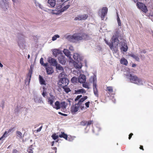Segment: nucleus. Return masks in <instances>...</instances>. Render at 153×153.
<instances>
[{
    "label": "nucleus",
    "mask_w": 153,
    "mask_h": 153,
    "mask_svg": "<svg viewBox=\"0 0 153 153\" xmlns=\"http://www.w3.org/2000/svg\"><path fill=\"white\" fill-rule=\"evenodd\" d=\"M66 38L71 42L75 43L79 41L88 40L89 36L85 33H75L72 35L67 36Z\"/></svg>",
    "instance_id": "nucleus-1"
},
{
    "label": "nucleus",
    "mask_w": 153,
    "mask_h": 153,
    "mask_svg": "<svg viewBox=\"0 0 153 153\" xmlns=\"http://www.w3.org/2000/svg\"><path fill=\"white\" fill-rule=\"evenodd\" d=\"M130 82L137 85H142V80L136 76H133L130 74L129 78Z\"/></svg>",
    "instance_id": "nucleus-2"
},
{
    "label": "nucleus",
    "mask_w": 153,
    "mask_h": 153,
    "mask_svg": "<svg viewBox=\"0 0 153 153\" xmlns=\"http://www.w3.org/2000/svg\"><path fill=\"white\" fill-rule=\"evenodd\" d=\"M136 5L139 9L145 13H146L148 11L146 6L142 2H137Z\"/></svg>",
    "instance_id": "nucleus-3"
},
{
    "label": "nucleus",
    "mask_w": 153,
    "mask_h": 153,
    "mask_svg": "<svg viewBox=\"0 0 153 153\" xmlns=\"http://www.w3.org/2000/svg\"><path fill=\"white\" fill-rule=\"evenodd\" d=\"M96 78L95 76H93L92 78L93 83V88L94 94L96 96L98 97V91L97 88V85L96 83Z\"/></svg>",
    "instance_id": "nucleus-4"
},
{
    "label": "nucleus",
    "mask_w": 153,
    "mask_h": 153,
    "mask_svg": "<svg viewBox=\"0 0 153 153\" xmlns=\"http://www.w3.org/2000/svg\"><path fill=\"white\" fill-rule=\"evenodd\" d=\"M69 80L68 79L66 78H61L59 81V83H61L62 84H60V85L63 86H67L68 84Z\"/></svg>",
    "instance_id": "nucleus-5"
},
{
    "label": "nucleus",
    "mask_w": 153,
    "mask_h": 153,
    "mask_svg": "<svg viewBox=\"0 0 153 153\" xmlns=\"http://www.w3.org/2000/svg\"><path fill=\"white\" fill-rule=\"evenodd\" d=\"M49 97L48 98V104L52 106H53V102L54 101L55 97L51 93L49 94Z\"/></svg>",
    "instance_id": "nucleus-6"
},
{
    "label": "nucleus",
    "mask_w": 153,
    "mask_h": 153,
    "mask_svg": "<svg viewBox=\"0 0 153 153\" xmlns=\"http://www.w3.org/2000/svg\"><path fill=\"white\" fill-rule=\"evenodd\" d=\"M80 106L77 103L75 105H72L71 110V113L74 114L77 111Z\"/></svg>",
    "instance_id": "nucleus-7"
},
{
    "label": "nucleus",
    "mask_w": 153,
    "mask_h": 153,
    "mask_svg": "<svg viewBox=\"0 0 153 153\" xmlns=\"http://www.w3.org/2000/svg\"><path fill=\"white\" fill-rule=\"evenodd\" d=\"M121 44V51L124 52H126L128 50V47L126 41L123 40V42H122Z\"/></svg>",
    "instance_id": "nucleus-8"
},
{
    "label": "nucleus",
    "mask_w": 153,
    "mask_h": 153,
    "mask_svg": "<svg viewBox=\"0 0 153 153\" xmlns=\"http://www.w3.org/2000/svg\"><path fill=\"white\" fill-rule=\"evenodd\" d=\"M108 11V9L106 7H104L102 8L101 10V18L103 19L105 17L107 14Z\"/></svg>",
    "instance_id": "nucleus-9"
},
{
    "label": "nucleus",
    "mask_w": 153,
    "mask_h": 153,
    "mask_svg": "<svg viewBox=\"0 0 153 153\" xmlns=\"http://www.w3.org/2000/svg\"><path fill=\"white\" fill-rule=\"evenodd\" d=\"M58 59L60 63L62 65L65 64L66 62V59L62 54L59 55Z\"/></svg>",
    "instance_id": "nucleus-10"
},
{
    "label": "nucleus",
    "mask_w": 153,
    "mask_h": 153,
    "mask_svg": "<svg viewBox=\"0 0 153 153\" xmlns=\"http://www.w3.org/2000/svg\"><path fill=\"white\" fill-rule=\"evenodd\" d=\"M70 6L69 5H68L66 6H64L62 10V11H60V10H58L57 12V10H54L53 11V14H59L61 12H63L64 10H66V9H67Z\"/></svg>",
    "instance_id": "nucleus-11"
},
{
    "label": "nucleus",
    "mask_w": 153,
    "mask_h": 153,
    "mask_svg": "<svg viewBox=\"0 0 153 153\" xmlns=\"http://www.w3.org/2000/svg\"><path fill=\"white\" fill-rule=\"evenodd\" d=\"M14 128H11L10 129H9L7 131H6L4 133L3 135L0 138V140H3V139L5 137H7L8 135V133L10 132Z\"/></svg>",
    "instance_id": "nucleus-12"
},
{
    "label": "nucleus",
    "mask_w": 153,
    "mask_h": 153,
    "mask_svg": "<svg viewBox=\"0 0 153 153\" xmlns=\"http://www.w3.org/2000/svg\"><path fill=\"white\" fill-rule=\"evenodd\" d=\"M86 80V76L84 74H81L79 78V82L81 83H83L85 82Z\"/></svg>",
    "instance_id": "nucleus-13"
},
{
    "label": "nucleus",
    "mask_w": 153,
    "mask_h": 153,
    "mask_svg": "<svg viewBox=\"0 0 153 153\" xmlns=\"http://www.w3.org/2000/svg\"><path fill=\"white\" fill-rule=\"evenodd\" d=\"M48 61L49 63H51L52 65L53 66H56L57 65V62L56 60L51 57H50L49 58Z\"/></svg>",
    "instance_id": "nucleus-14"
},
{
    "label": "nucleus",
    "mask_w": 153,
    "mask_h": 153,
    "mask_svg": "<svg viewBox=\"0 0 153 153\" xmlns=\"http://www.w3.org/2000/svg\"><path fill=\"white\" fill-rule=\"evenodd\" d=\"M53 54L56 57L58 55L62 54L61 51L59 49H54L53 51Z\"/></svg>",
    "instance_id": "nucleus-15"
},
{
    "label": "nucleus",
    "mask_w": 153,
    "mask_h": 153,
    "mask_svg": "<svg viewBox=\"0 0 153 153\" xmlns=\"http://www.w3.org/2000/svg\"><path fill=\"white\" fill-rule=\"evenodd\" d=\"M52 106L56 110L59 109L61 108V105L58 101H56L54 105H53V106Z\"/></svg>",
    "instance_id": "nucleus-16"
},
{
    "label": "nucleus",
    "mask_w": 153,
    "mask_h": 153,
    "mask_svg": "<svg viewBox=\"0 0 153 153\" xmlns=\"http://www.w3.org/2000/svg\"><path fill=\"white\" fill-rule=\"evenodd\" d=\"M88 97L87 96H84L82 98L80 99L77 103L80 106H81L82 104V103Z\"/></svg>",
    "instance_id": "nucleus-17"
},
{
    "label": "nucleus",
    "mask_w": 153,
    "mask_h": 153,
    "mask_svg": "<svg viewBox=\"0 0 153 153\" xmlns=\"http://www.w3.org/2000/svg\"><path fill=\"white\" fill-rule=\"evenodd\" d=\"M34 100L36 103H41L42 102H43L42 100V98L41 97L35 96L34 97Z\"/></svg>",
    "instance_id": "nucleus-18"
},
{
    "label": "nucleus",
    "mask_w": 153,
    "mask_h": 153,
    "mask_svg": "<svg viewBox=\"0 0 153 153\" xmlns=\"http://www.w3.org/2000/svg\"><path fill=\"white\" fill-rule=\"evenodd\" d=\"M129 56L134 59L136 61L139 62L140 60V59L138 55L137 54H131Z\"/></svg>",
    "instance_id": "nucleus-19"
},
{
    "label": "nucleus",
    "mask_w": 153,
    "mask_h": 153,
    "mask_svg": "<svg viewBox=\"0 0 153 153\" xmlns=\"http://www.w3.org/2000/svg\"><path fill=\"white\" fill-rule=\"evenodd\" d=\"M59 136L60 138H63L65 140H68V136L64 132H61V134L59 135Z\"/></svg>",
    "instance_id": "nucleus-20"
},
{
    "label": "nucleus",
    "mask_w": 153,
    "mask_h": 153,
    "mask_svg": "<svg viewBox=\"0 0 153 153\" xmlns=\"http://www.w3.org/2000/svg\"><path fill=\"white\" fill-rule=\"evenodd\" d=\"M115 45V47L114 46L113 44L112 45L110 46V49L114 51V53H116L118 50V46H117L115 45Z\"/></svg>",
    "instance_id": "nucleus-21"
},
{
    "label": "nucleus",
    "mask_w": 153,
    "mask_h": 153,
    "mask_svg": "<svg viewBox=\"0 0 153 153\" xmlns=\"http://www.w3.org/2000/svg\"><path fill=\"white\" fill-rule=\"evenodd\" d=\"M46 69L47 74H51L53 72V68L51 67H48Z\"/></svg>",
    "instance_id": "nucleus-22"
},
{
    "label": "nucleus",
    "mask_w": 153,
    "mask_h": 153,
    "mask_svg": "<svg viewBox=\"0 0 153 153\" xmlns=\"http://www.w3.org/2000/svg\"><path fill=\"white\" fill-rule=\"evenodd\" d=\"M48 2L50 6L52 7H54L56 4V1L55 0H48Z\"/></svg>",
    "instance_id": "nucleus-23"
},
{
    "label": "nucleus",
    "mask_w": 153,
    "mask_h": 153,
    "mask_svg": "<svg viewBox=\"0 0 153 153\" xmlns=\"http://www.w3.org/2000/svg\"><path fill=\"white\" fill-rule=\"evenodd\" d=\"M120 63L121 64L127 65L128 63L127 60L125 58H122L120 60Z\"/></svg>",
    "instance_id": "nucleus-24"
},
{
    "label": "nucleus",
    "mask_w": 153,
    "mask_h": 153,
    "mask_svg": "<svg viewBox=\"0 0 153 153\" xmlns=\"http://www.w3.org/2000/svg\"><path fill=\"white\" fill-rule=\"evenodd\" d=\"M75 91L76 94H78L80 93L85 94L86 92V91L84 89H77L75 90Z\"/></svg>",
    "instance_id": "nucleus-25"
},
{
    "label": "nucleus",
    "mask_w": 153,
    "mask_h": 153,
    "mask_svg": "<svg viewBox=\"0 0 153 153\" xmlns=\"http://www.w3.org/2000/svg\"><path fill=\"white\" fill-rule=\"evenodd\" d=\"M119 40L117 37H114L113 39V42L114 45H115L117 46H118L119 44Z\"/></svg>",
    "instance_id": "nucleus-26"
},
{
    "label": "nucleus",
    "mask_w": 153,
    "mask_h": 153,
    "mask_svg": "<svg viewBox=\"0 0 153 153\" xmlns=\"http://www.w3.org/2000/svg\"><path fill=\"white\" fill-rule=\"evenodd\" d=\"M40 83L41 85H45V81L41 75H39Z\"/></svg>",
    "instance_id": "nucleus-27"
},
{
    "label": "nucleus",
    "mask_w": 153,
    "mask_h": 153,
    "mask_svg": "<svg viewBox=\"0 0 153 153\" xmlns=\"http://www.w3.org/2000/svg\"><path fill=\"white\" fill-rule=\"evenodd\" d=\"M33 146L31 145L27 148V151L28 153H33V149H34V148H33Z\"/></svg>",
    "instance_id": "nucleus-28"
},
{
    "label": "nucleus",
    "mask_w": 153,
    "mask_h": 153,
    "mask_svg": "<svg viewBox=\"0 0 153 153\" xmlns=\"http://www.w3.org/2000/svg\"><path fill=\"white\" fill-rule=\"evenodd\" d=\"M106 90L107 91L108 93H111L113 92V87L111 86L107 87Z\"/></svg>",
    "instance_id": "nucleus-29"
},
{
    "label": "nucleus",
    "mask_w": 153,
    "mask_h": 153,
    "mask_svg": "<svg viewBox=\"0 0 153 153\" xmlns=\"http://www.w3.org/2000/svg\"><path fill=\"white\" fill-rule=\"evenodd\" d=\"M80 16L81 17V20H82L86 19L88 17V15L87 14H85L80 15Z\"/></svg>",
    "instance_id": "nucleus-30"
},
{
    "label": "nucleus",
    "mask_w": 153,
    "mask_h": 153,
    "mask_svg": "<svg viewBox=\"0 0 153 153\" xmlns=\"http://www.w3.org/2000/svg\"><path fill=\"white\" fill-rule=\"evenodd\" d=\"M74 66L76 68L80 69L81 68L82 65L81 63L78 62L75 64Z\"/></svg>",
    "instance_id": "nucleus-31"
},
{
    "label": "nucleus",
    "mask_w": 153,
    "mask_h": 153,
    "mask_svg": "<svg viewBox=\"0 0 153 153\" xmlns=\"http://www.w3.org/2000/svg\"><path fill=\"white\" fill-rule=\"evenodd\" d=\"M79 54L75 53H74L73 55V58L75 60L78 61V59L79 58Z\"/></svg>",
    "instance_id": "nucleus-32"
},
{
    "label": "nucleus",
    "mask_w": 153,
    "mask_h": 153,
    "mask_svg": "<svg viewBox=\"0 0 153 153\" xmlns=\"http://www.w3.org/2000/svg\"><path fill=\"white\" fill-rule=\"evenodd\" d=\"M66 86H64L62 87V88L63 89H64V91L67 93H68L69 92H70L71 91V90L70 88H69L66 87Z\"/></svg>",
    "instance_id": "nucleus-33"
},
{
    "label": "nucleus",
    "mask_w": 153,
    "mask_h": 153,
    "mask_svg": "<svg viewBox=\"0 0 153 153\" xmlns=\"http://www.w3.org/2000/svg\"><path fill=\"white\" fill-rule=\"evenodd\" d=\"M32 74V71H30L29 73L28 74V76H27V79L28 81L29 82H30L31 76V74Z\"/></svg>",
    "instance_id": "nucleus-34"
},
{
    "label": "nucleus",
    "mask_w": 153,
    "mask_h": 153,
    "mask_svg": "<svg viewBox=\"0 0 153 153\" xmlns=\"http://www.w3.org/2000/svg\"><path fill=\"white\" fill-rule=\"evenodd\" d=\"M60 104L61 107L63 109L66 108V105L65 102H62Z\"/></svg>",
    "instance_id": "nucleus-35"
},
{
    "label": "nucleus",
    "mask_w": 153,
    "mask_h": 153,
    "mask_svg": "<svg viewBox=\"0 0 153 153\" xmlns=\"http://www.w3.org/2000/svg\"><path fill=\"white\" fill-rule=\"evenodd\" d=\"M64 54L67 56H68L70 55V52L67 49H64L63 51Z\"/></svg>",
    "instance_id": "nucleus-36"
},
{
    "label": "nucleus",
    "mask_w": 153,
    "mask_h": 153,
    "mask_svg": "<svg viewBox=\"0 0 153 153\" xmlns=\"http://www.w3.org/2000/svg\"><path fill=\"white\" fill-rule=\"evenodd\" d=\"M59 136L56 135V133L53 134L51 136L52 137L54 140H56L58 138Z\"/></svg>",
    "instance_id": "nucleus-37"
},
{
    "label": "nucleus",
    "mask_w": 153,
    "mask_h": 153,
    "mask_svg": "<svg viewBox=\"0 0 153 153\" xmlns=\"http://www.w3.org/2000/svg\"><path fill=\"white\" fill-rule=\"evenodd\" d=\"M56 68L59 70L61 71H63V68L59 65H56Z\"/></svg>",
    "instance_id": "nucleus-38"
},
{
    "label": "nucleus",
    "mask_w": 153,
    "mask_h": 153,
    "mask_svg": "<svg viewBox=\"0 0 153 153\" xmlns=\"http://www.w3.org/2000/svg\"><path fill=\"white\" fill-rule=\"evenodd\" d=\"M82 86L84 88H87L88 89L89 88L88 84L86 82H85L82 83Z\"/></svg>",
    "instance_id": "nucleus-39"
},
{
    "label": "nucleus",
    "mask_w": 153,
    "mask_h": 153,
    "mask_svg": "<svg viewBox=\"0 0 153 153\" xmlns=\"http://www.w3.org/2000/svg\"><path fill=\"white\" fill-rule=\"evenodd\" d=\"M40 62L42 65L44 66H46L47 65V64H44L43 59L42 58L40 59Z\"/></svg>",
    "instance_id": "nucleus-40"
},
{
    "label": "nucleus",
    "mask_w": 153,
    "mask_h": 153,
    "mask_svg": "<svg viewBox=\"0 0 153 153\" xmlns=\"http://www.w3.org/2000/svg\"><path fill=\"white\" fill-rule=\"evenodd\" d=\"M59 37L58 35H55L52 38V40L53 41L55 40L56 39Z\"/></svg>",
    "instance_id": "nucleus-41"
},
{
    "label": "nucleus",
    "mask_w": 153,
    "mask_h": 153,
    "mask_svg": "<svg viewBox=\"0 0 153 153\" xmlns=\"http://www.w3.org/2000/svg\"><path fill=\"white\" fill-rule=\"evenodd\" d=\"M117 21L118 25L120 26H121V21L118 14L117 15Z\"/></svg>",
    "instance_id": "nucleus-42"
},
{
    "label": "nucleus",
    "mask_w": 153,
    "mask_h": 153,
    "mask_svg": "<svg viewBox=\"0 0 153 153\" xmlns=\"http://www.w3.org/2000/svg\"><path fill=\"white\" fill-rule=\"evenodd\" d=\"M87 121L84 120L80 122V125L82 126H85L87 125Z\"/></svg>",
    "instance_id": "nucleus-43"
},
{
    "label": "nucleus",
    "mask_w": 153,
    "mask_h": 153,
    "mask_svg": "<svg viewBox=\"0 0 153 153\" xmlns=\"http://www.w3.org/2000/svg\"><path fill=\"white\" fill-rule=\"evenodd\" d=\"M71 81L73 83H76L77 81V79L76 78L74 77L71 79Z\"/></svg>",
    "instance_id": "nucleus-44"
},
{
    "label": "nucleus",
    "mask_w": 153,
    "mask_h": 153,
    "mask_svg": "<svg viewBox=\"0 0 153 153\" xmlns=\"http://www.w3.org/2000/svg\"><path fill=\"white\" fill-rule=\"evenodd\" d=\"M93 124V120H88V121H87V126H89L90 125H91V124Z\"/></svg>",
    "instance_id": "nucleus-45"
},
{
    "label": "nucleus",
    "mask_w": 153,
    "mask_h": 153,
    "mask_svg": "<svg viewBox=\"0 0 153 153\" xmlns=\"http://www.w3.org/2000/svg\"><path fill=\"white\" fill-rule=\"evenodd\" d=\"M17 136L20 138L22 137V133L20 131H17Z\"/></svg>",
    "instance_id": "nucleus-46"
},
{
    "label": "nucleus",
    "mask_w": 153,
    "mask_h": 153,
    "mask_svg": "<svg viewBox=\"0 0 153 153\" xmlns=\"http://www.w3.org/2000/svg\"><path fill=\"white\" fill-rule=\"evenodd\" d=\"M74 20L75 21L76 20H81V17L80 16V15H78L76 17Z\"/></svg>",
    "instance_id": "nucleus-47"
},
{
    "label": "nucleus",
    "mask_w": 153,
    "mask_h": 153,
    "mask_svg": "<svg viewBox=\"0 0 153 153\" xmlns=\"http://www.w3.org/2000/svg\"><path fill=\"white\" fill-rule=\"evenodd\" d=\"M105 43L108 45L109 46V47H110V46H111L112 44H113V43H110L108 42V41L106 39H105L104 40Z\"/></svg>",
    "instance_id": "nucleus-48"
},
{
    "label": "nucleus",
    "mask_w": 153,
    "mask_h": 153,
    "mask_svg": "<svg viewBox=\"0 0 153 153\" xmlns=\"http://www.w3.org/2000/svg\"><path fill=\"white\" fill-rule=\"evenodd\" d=\"M90 103V102L89 101H88L85 103V105L86 106V107H87V108L89 107V104Z\"/></svg>",
    "instance_id": "nucleus-49"
},
{
    "label": "nucleus",
    "mask_w": 153,
    "mask_h": 153,
    "mask_svg": "<svg viewBox=\"0 0 153 153\" xmlns=\"http://www.w3.org/2000/svg\"><path fill=\"white\" fill-rule=\"evenodd\" d=\"M42 95L44 97H45L47 96V94L46 92L43 91L42 93Z\"/></svg>",
    "instance_id": "nucleus-50"
},
{
    "label": "nucleus",
    "mask_w": 153,
    "mask_h": 153,
    "mask_svg": "<svg viewBox=\"0 0 153 153\" xmlns=\"http://www.w3.org/2000/svg\"><path fill=\"white\" fill-rule=\"evenodd\" d=\"M42 128V126H41L39 128H38L37 130L36 131L37 132L40 131Z\"/></svg>",
    "instance_id": "nucleus-51"
},
{
    "label": "nucleus",
    "mask_w": 153,
    "mask_h": 153,
    "mask_svg": "<svg viewBox=\"0 0 153 153\" xmlns=\"http://www.w3.org/2000/svg\"><path fill=\"white\" fill-rule=\"evenodd\" d=\"M72 140H73V139L72 138L71 136H70L69 137H68L67 140H69V141H71Z\"/></svg>",
    "instance_id": "nucleus-52"
},
{
    "label": "nucleus",
    "mask_w": 153,
    "mask_h": 153,
    "mask_svg": "<svg viewBox=\"0 0 153 153\" xmlns=\"http://www.w3.org/2000/svg\"><path fill=\"white\" fill-rule=\"evenodd\" d=\"M12 153H19V152L16 149H14L13 150Z\"/></svg>",
    "instance_id": "nucleus-53"
},
{
    "label": "nucleus",
    "mask_w": 153,
    "mask_h": 153,
    "mask_svg": "<svg viewBox=\"0 0 153 153\" xmlns=\"http://www.w3.org/2000/svg\"><path fill=\"white\" fill-rule=\"evenodd\" d=\"M133 135V134L132 133H131L129 134V137H128V139H129V140H130V139H131V137H132V136Z\"/></svg>",
    "instance_id": "nucleus-54"
},
{
    "label": "nucleus",
    "mask_w": 153,
    "mask_h": 153,
    "mask_svg": "<svg viewBox=\"0 0 153 153\" xmlns=\"http://www.w3.org/2000/svg\"><path fill=\"white\" fill-rule=\"evenodd\" d=\"M58 114H60V115H62L63 116H67V114H63L61 112H58Z\"/></svg>",
    "instance_id": "nucleus-55"
},
{
    "label": "nucleus",
    "mask_w": 153,
    "mask_h": 153,
    "mask_svg": "<svg viewBox=\"0 0 153 153\" xmlns=\"http://www.w3.org/2000/svg\"><path fill=\"white\" fill-rule=\"evenodd\" d=\"M79 99H80V97H79V96L78 95L76 98L75 99V101H76L77 100H78Z\"/></svg>",
    "instance_id": "nucleus-56"
},
{
    "label": "nucleus",
    "mask_w": 153,
    "mask_h": 153,
    "mask_svg": "<svg viewBox=\"0 0 153 153\" xmlns=\"http://www.w3.org/2000/svg\"><path fill=\"white\" fill-rule=\"evenodd\" d=\"M52 149L55 150V153H56V152L57 148L56 147H54L53 148H52Z\"/></svg>",
    "instance_id": "nucleus-57"
},
{
    "label": "nucleus",
    "mask_w": 153,
    "mask_h": 153,
    "mask_svg": "<svg viewBox=\"0 0 153 153\" xmlns=\"http://www.w3.org/2000/svg\"><path fill=\"white\" fill-rule=\"evenodd\" d=\"M140 149L142 150H144V149L143 148V146H142L140 145Z\"/></svg>",
    "instance_id": "nucleus-58"
},
{
    "label": "nucleus",
    "mask_w": 153,
    "mask_h": 153,
    "mask_svg": "<svg viewBox=\"0 0 153 153\" xmlns=\"http://www.w3.org/2000/svg\"><path fill=\"white\" fill-rule=\"evenodd\" d=\"M133 1H134L135 3L137 2V1L138 0H132ZM138 1H141V0H138Z\"/></svg>",
    "instance_id": "nucleus-59"
},
{
    "label": "nucleus",
    "mask_w": 153,
    "mask_h": 153,
    "mask_svg": "<svg viewBox=\"0 0 153 153\" xmlns=\"http://www.w3.org/2000/svg\"><path fill=\"white\" fill-rule=\"evenodd\" d=\"M136 65L135 64H133L132 65V67H134L136 66Z\"/></svg>",
    "instance_id": "nucleus-60"
},
{
    "label": "nucleus",
    "mask_w": 153,
    "mask_h": 153,
    "mask_svg": "<svg viewBox=\"0 0 153 153\" xmlns=\"http://www.w3.org/2000/svg\"><path fill=\"white\" fill-rule=\"evenodd\" d=\"M54 143V141H52V143H51V146H53Z\"/></svg>",
    "instance_id": "nucleus-61"
},
{
    "label": "nucleus",
    "mask_w": 153,
    "mask_h": 153,
    "mask_svg": "<svg viewBox=\"0 0 153 153\" xmlns=\"http://www.w3.org/2000/svg\"><path fill=\"white\" fill-rule=\"evenodd\" d=\"M64 74H65V73L64 72H62V73H61L60 74L62 76V75H64Z\"/></svg>",
    "instance_id": "nucleus-62"
},
{
    "label": "nucleus",
    "mask_w": 153,
    "mask_h": 153,
    "mask_svg": "<svg viewBox=\"0 0 153 153\" xmlns=\"http://www.w3.org/2000/svg\"><path fill=\"white\" fill-rule=\"evenodd\" d=\"M3 66V65L0 62V67H2Z\"/></svg>",
    "instance_id": "nucleus-63"
},
{
    "label": "nucleus",
    "mask_w": 153,
    "mask_h": 153,
    "mask_svg": "<svg viewBox=\"0 0 153 153\" xmlns=\"http://www.w3.org/2000/svg\"><path fill=\"white\" fill-rule=\"evenodd\" d=\"M84 108V106H81V109H83Z\"/></svg>",
    "instance_id": "nucleus-64"
}]
</instances>
